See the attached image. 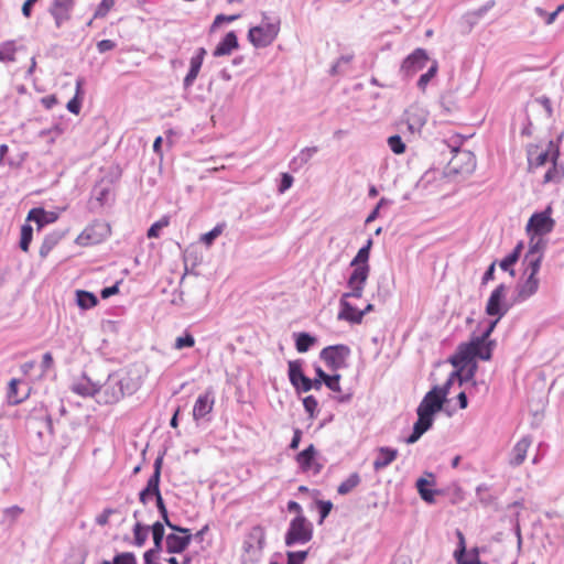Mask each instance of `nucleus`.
<instances>
[{
  "instance_id": "16",
  "label": "nucleus",
  "mask_w": 564,
  "mask_h": 564,
  "mask_svg": "<svg viewBox=\"0 0 564 564\" xmlns=\"http://www.w3.org/2000/svg\"><path fill=\"white\" fill-rule=\"evenodd\" d=\"M427 116L429 112L424 108L411 105L403 115L408 130L411 133L420 132L427 121Z\"/></svg>"
},
{
  "instance_id": "49",
  "label": "nucleus",
  "mask_w": 564,
  "mask_h": 564,
  "mask_svg": "<svg viewBox=\"0 0 564 564\" xmlns=\"http://www.w3.org/2000/svg\"><path fill=\"white\" fill-rule=\"evenodd\" d=\"M556 161H552V166L544 174V183L558 182L563 176L564 170L557 165Z\"/></svg>"
},
{
  "instance_id": "39",
  "label": "nucleus",
  "mask_w": 564,
  "mask_h": 564,
  "mask_svg": "<svg viewBox=\"0 0 564 564\" xmlns=\"http://www.w3.org/2000/svg\"><path fill=\"white\" fill-rule=\"evenodd\" d=\"M545 246H546V242L543 239V236H535L532 234L531 238H530L529 250L525 253L527 258H532V256H535V257L542 256L543 257V251L545 249Z\"/></svg>"
},
{
  "instance_id": "63",
  "label": "nucleus",
  "mask_w": 564,
  "mask_h": 564,
  "mask_svg": "<svg viewBox=\"0 0 564 564\" xmlns=\"http://www.w3.org/2000/svg\"><path fill=\"white\" fill-rule=\"evenodd\" d=\"M535 101H536L538 104H540V105L544 108V110H545V112H546L547 117H549V118H551V117H552V115H553V108H552V104H551L550 98H549V97H546V96H541V97H538V98L535 99Z\"/></svg>"
},
{
  "instance_id": "25",
  "label": "nucleus",
  "mask_w": 564,
  "mask_h": 564,
  "mask_svg": "<svg viewBox=\"0 0 564 564\" xmlns=\"http://www.w3.org/2000/svg\"><path fill=\"white\" fill-rule=\"evenodd\" d=\"M238 37L234 31L228 32L225 37L218 43L213 52V55L225 56L231 54L238 47Z\"/></svg>"
},
{
  "instance_id": "2",
  "label": "nucleus",
  "mask_w": 564,
  "mask_h": 564,
  "mask_svg": "<svg viewBox=\"0 0 564 564\" xmlns=\"http://www.w3.org/2000/svg\"><path fill=\"white\" fill-rule=\"evenodd\" d=\"M135 387L129 377H122L118 372L110 373L104 384L99 383V397L97 401L105 404H113L126 394H132Z\"/></svg>"
},
{
  "instance_id": "51",
  "label": "nucleus",
  "mask_w": 564,
  "mask_h": 564,
  "mask_svg": "<svg viewBox=\"0 0 564 564\" xmlns=\"http://www.w3.org/2000/svg\"><path fill=\"white\" fill-rule=\"evenodd\" d=\"M20 383V380L18 379H12L10 382H9V389H8V402L10 404H19L21 403L25 395H19L18 393V386Z\"/></svg>"
},
{
  "instance_id": "37",
  "label": "nucleus",
  "mask_w": 564,
  "mask_h": 564,
  "mask_svg": "<svg viewBox=\"0 0 564 564\" xmlns=\"http://www.w3.org/2000/svg\"><path fill=\"white\" fill-rule=\"evenodd\" d=\"M76 301L78 306L83 310H89L98 303V299L94 293L84 290L76 292Z\"/></svg>"
},
{
  "instance_id": "42",
  "label": "nucleus",
  "mask_w": 564,
  "mask_h": 564,
  "mask_svg": "<svg viewBox=\"0 0 564 564\" xmlns=\"http://www.w3.org/2000/svg\"><path fill=\"white\" fill-rule=\"evenodd\" d=\"M83 84V78H78L76 80V94L66 105L67 110L74 115H78L82 108V100L79 98V95L82 93Z\"/></svg>"
},
{
  "instance_id": "50",
  "label": "nucleus",
  "mask_w": 564,
  "mask_h": 564,
  "mask_svg": "<svg viewBox=\"0 0 564 564\" xmlns=\"http://www.w3.org/2000/svg\"><path fill=\"white\" fill-rule=\"evenodd\" d=\"M542 259V256H532V258H527V254L524 256L523 261L527 265L525 271L529 272V276H536L541 268Z\"/></svg>"
},
{
  "instance_id": "6",
  "label": "nucleus",
  "mask_w": 564,
  "mask_h": 564,
  "mask_svg": "<svg viewBox=\"0 0 564 564\" xmlns=\"http://www.w3.org/2000/svg\"><path fill=\"white\" fill-rule=\"evenodd\" d=\"M444 393H438L437 390L431 389L416 409L417 419L433 425L435 414L443 409L446 402Z\"/></svg>"
},
{
  "instance_id": "62",
  "label": "nucleus",
  "mask_w": 564,
  "mask_h": 564,
  "mask_svg": "<svg viewBox=\"0 0 564 564\" xmlns=\"http://www.w3.org/2000/svg\"><path fill=\"white\" fill-rule=\"evenodd\" d=\"M221 231H223V228L220 226H216L210 231H208L202 236V241L205 245L210 246L214 242V240L221 234Z\"/></svg>"
},
{
  "instance_id": "44",
  "label": "nucleus",
  "mask_w": 564,
  "mask_h": 564,
  "mask_svg": "<svg viewBox=\"0 0 564 564\" xmlns=\"http://www.w3.org/2000/svg\"><path fill=\"white\" fill-rule=\"evenodd\" d=\"M150 530L153 538V547L162 551V544L164 540V524L160 521H156L151 525Z\"/></svg>"
},
{
  "instance_id": "26",
  "label": "nucleus",
  "mask_w": 564,
  "mask_h": 564,
  "mask_svg": "<svg viewBox=\"0 0 564 564\" xmlns=\"http://www.w3.org/2000/svg\"><path fill=\"white\" fill-rule=\"evenodd\" d=\"M378 456L373 462V469L381 470L389 466L398 456V451L391 447H380Z\"/></svg>"
},
{
  "instance_id": "36",
  "label": "nucleus",
  "mask_w": 564,
  "mask_h": 564,
  "mask_svg": "<svg viewBox=\"0 0 564 564\" xmlns=\"http://www.w3.org/2000/svg\"><path fill=\"white\" fill-rule=\"evenodd\" d=\"M316 337L305 332L295 334V348L301 354L306 352L316 343Z\"/></svg>"
},
{
  "instance_id": "1",
  "label": "nucleus",
  "mask_w": 564,
  "mask_h": 564,
  "mask_svg": "<svg viewBox=\"0 0 564 564\" xmlns=\"http://www.w3.org/2000/svg\"><path fill=\"white\" fill-rule=\"evenodd\" d=\"M499 321L498 317L490 321L487 328L479 336L473 337L468 343H462L457 347L458 358L460 360H473L477 357L481 360H490L496 341L489 339V337Z\"/></svg>"
},
{
  "instance_id": "28",
  "label": "nucleus",
  "mask_w": 564,
  "mask_h": 564,
  "mask_svg": "<svg viewBox=\"0 0 564 564\" xmlns=\"http://www.w3.org/2000/svg\"><path fill=\"white\" fill-rule=\"evenodd\" d=\"M316 376L322 380V383L325 384L329 390L334 392H340V378L339 373L327 375L321 367L315 368Z\"/></svg>"
},
{
  "instance_id": "10",
  "label": "nucleus",
  "mask_w": 564,
  "mask_h": 564,
  "mask_svg": "<svg viewBox=\"0 0 564 564\" xmlns=\"http://www.w3.org/2000/svg\"><path fill=\"white\" fill-rule=\"evenodd\" d=\"M551 213L552 208L550 206L541 213H534L527 224V231L535 236L550 234L555 226V221L551 217Z\"/></svg>"
},
{
  "instance_id": "59",
  "label": "nucleus",
  "mask_w": 564,
  "mask_h": 564,
  "mask_svg": "<svg viewBox=\"0 0 564 564\" xmlns=\"http://www.w3.org/2000/svg\"><path fill=\"white\" fill-rule=\"evenodd\" d=\"M167 225H169V221L166 219H161L159 221H155L148 229L147 236L149 238H158L160 236V231L162 230V228L166 227Z\"/></svg>"
},
{
  "instance_id": "17",
  "label": "nucleus",
  "mask_w": 564,
  "mask_h": 564,
  "mask_svg": "<svg viewBox=\"0 0 564 564\" xmlns=\"http://www.w3.org/2000/svg\"><path fill=\"white\" fill-rule=\"evenodd\" d=\"M74 6V0H54L52 2L48 12L54 18L57 28H61L70 19Z\"/></svg>"
},
{
  "instance_id": "13",
  "label": "nucleus",
  "mask_w": 564,
  "mask_h": 564,
  "mask_svg": "<svg viewBox=\"0 0 564 564\" xmlns=\"http://www.w3.org/2000/svg\"><path fill=\"white\" fill-rule=\"evenodd\" d=\"M507 288L505 284H499L490 294L487 305L486 313L489 316H497L498 319L503 317L509 307L503 304Z\"/></svg>"
},
{
  "instance_id": "38",
  "label": "nucleus",
  "mask_w": 564,
  "mask_h": 564,
  "mask_svg": "<svg viewBox=\"0 0 564 564\" xmlns=\"http://www.w3.org/2000/svg\"><path fill=\"white\" fill-rule=\"evenodd\" d=\"M433 425L431 423L421 421L420 419L416 420V422L413 425L412 433L406 437L405 442L406 444H414L416 443L421 436L427 432Z\"/></svg>"
},
{
  "instance_id": "60",
  "label": "nucleus",
  "mask_w": 564,
  "mask_h": 564,
  "mask_svg": "<svg viewBox=\"0 0 564 564\" xmlns=\"http://www.w3.org/2000/svg\"><path fill=\"white\" fill-rule=\"evenodd\" d=\"M161 474L153 473L148 479L147 487L154 491V497L161 496L160 491Z\"/></svg>"
},
{
  "instance_id": "31",
  "label": "nucleus",
  "mask_w": 564,
  "mask_h": 564,
  "mask_svg": "<svg viewBox=\"0 0 564 564\" xmlns=\"http://www.w3.org/2000/svg\"><path fill=\"white\" fill-rule=\"evenodd\" d=\"M302 365L303 361L301 359L291 360L288 364V376L293 387H297L300 381L305 377Z\"/></svg>"
},
{
  "instance_id": "4",
  "label": "nucleus",
  "mask_w": 564,
  "mask_h": 564,
  "mask_svg": "<svg viewBox=\"0 0 564 564\" xmlns=\"http://www.w3.org/2000/svg\"><path fill=\"white\" fill-rule=\"evenodd\" d=\"M312 538L313 524L304 514H299L291 520L284 542L286 546H294L297 544H306Z\"/></svg>"
},
{
  "instance_id": "8",
  "label": "nucleus",
  "mask_w": 564,
  "mask_h": 564,
  "mask_svg": "<svg viewBox=\"0 0 564 564\" xmlns=\"http://www.w3.org/2000/svg\"><path fill=\"white\" fill-rule=\"evenodd\" d=\"M560 154L558 147L554 143V141H549L547 148L545 150L539 151L538 145H531L528 149V163L529 169H538L544 166L550 160H557Z\"/></svg>"
},
{
  "instance_id": "48",
  "label": "nucleus",
  "mask_w": 564,
  "mask_h": 564,
  "mask_svg": "<svg viewBox=\"0 0 564 564\" xmlns=\"http://www.w3.org/2000/svg\"><path fill=\"white\" fill-rule=\"evenodd\" d=\"M32 238H33V228L31 225L29 224H24L22 225L21 227V237H20V248L26 252L29 251V248H30V243L32 241Z\"/></svg>"
},
{
  "instance_id": "57",
  "label": "nucleus",
  "mask_w": 564,
  "mask_h": 564,
  "mask_svg": "<svg viewBox=\"0 0 564 564\" xmlns=\"http://www.w3.org/2000/svg\"><path fill=\"white\" fill-rule=\"evenodd\" d=\"M112 564H137V558L133 553L123 552L113 557Z\"/></svg>"
},
{
  "instance_id": "3",
  "label": "nucleus",
  "mask_w": 564,
  "mask_h": 564,
  "mask_svg": "<svg viewBox=\"0 0 564 564\" xmlns=\"http://www.w3.org/2000/svg\"><path fill=\"white\" fill-rule=\"evenodd\" d=\"M371 247L372 239L369 238L366 245L358 250L356 257L350 262V267H352L354 270L348 278L347 286H354L356 294L359 293L361 285H366L370 273L368 260Z\"/></svg>"
},
{
  "instance_id": "35",
  "label": "nucleus",
  "mask_w": 564,
  "mask_h": 564,
  "mask_svg": "<svg viewBox=\"0 0 564 564\" xmlns=\"http://www.w3.org/2000/svg\"><path fill=\"white\" fill-rule=\"evenodd\" d=\"M61 239L62 235L59 232H52L46 235L40 247V257L42 259L46 258Z\"/></svg>"
},
{
  "instance_id": "45",
  "label": "nucleus",
  "mask_w": 564,
  "mask_h": 564,
  "mask_svg": "<svg viewBox=\"0 0 564 564\" xmlns=\"http://www.w3.org/2000/svg\"><path fill=\"white\" fill-rule=\"evenodd\" d=\"M318 151V148L317 147H307V148H304L303 150H301V152L299 153L297 156H295L292 162H291V165H297L299 167L303 166L304 164H306L311 158L317 153Z\"/></svg>"
},
{
  "instance_id": "15",
  "label": "nucleus",
  "mask_w": 564,
  "mask_h": 564,
  "mask_svg": "<svg viewBox=\"0 0 564 564\" xmlns=\"http://www.w3.org/2000/svg\"><path fill=\"white\" fill-rule=\"evenodd\" d=\"M470 361L471 360H460L458 358L457 349L456 352L449 358V362L455 367V370L449 375L448 379L442 387L434 386L432 389L437 390L438 393L445 392L444 399L446 400L447 394L449 393V389L453 386L455 379H458L459 384H463V370Z\"/></svg>"
},
{
  "instance_id": "18",
  "label": "nucleus",
  "mask_w": 564,
  "mask_h": 564,
  "mask_svg": "<svg viewBox=\"0 0 564 564\" xmlns=\"http://www.w3.org/2000/svg\"><path fill=\"white\" fill-rule=\"evenodd\" d=\"M449 165L455 173H470L476 166V160L470 151L457 150Z\"/></svg>"
},
{
  "instance_id": "46",
  "label": "nucleus",
  "mask_w": 564,
  "mask_h": 564,
  "mask_svg": "<svg viewBox=\"0 0 564 564\" xmlns=\"http://www.w3.org/2000/svg\"><path fill=\"white\" fill-rule=\"evenodd\" d=\"M202 64L198 58H191L189 70L184 78V87L189 88L198 76Z\"/></svg>"
},
{
  "instance_id": "7",
  "label": "nucleus",
  "mask_w": 564,
  "mask_h": 564,
  "mask_svg": "<svg viewBox=\"0 0 564 564\" xmlns=\"http://www.w3.org/2000/svg\"><path fill=\"white\" fill-rule=\"evenodd\" d=\"M349 292H346L341 295L339 305L340 311L338 313L337 318L350 322L352 324H360L362 322V313H360V310L355 307L351 303L348 302L349 297L360 299L364 293L365 285L360 286L359 293L356 294L354 286H348Z\"/></svg>"
},
{
  "instance_id": "32",
  "label": "nucleus",
  "mask_w": 564,
  "mask_h": 564,
  "mask_svg": "<svg viewBox=\"0 0 564 564\" xmlns=\"http://www.w3.org/2000/svg\"><path fill=\"white\" fill-rule=\"evenodd\" d=\"M496 2L495 0H489L487 1L484 6H481L480 8L476 9V10H473V11H469L465 14V20L466 22L470 25V26H474L475 24L478 23V21L485 17V14L491 10L494 7H495Z\"/></svg>"
},
{
  "instance_id": "12",
  "label": "nucleus",
  "mask_w": 564,
  "mask_h": 564,
  "mask_svg": "<svg viewBox=\"0 0 564 564\" xmlns=\"http://www.w3.org/2000/svg\"><path fill=\"white\" fill-rule=\"evenodd\" d=\"M109 234L108 226L101 223H95L87 226L76 238L75 242L79 246H91L104 241Z\"/></svg>"
},
{
  "instance_id": "40",
  "label": "nucleus",
  "mask_w": 564,
  "mask_h": 564,
  "mask_svg": "<svg viewBox=\"0 0 564 564\" xmlns=\"http://www.w3.org/2000/svg\"><path fill=\"white\" fill-rule=\"evenodd\" d=\"M361 481L358 473H352L337 487L338 495L345 496L351 492Z\"/></svg>"
},
{
  "instance_id": "61",
  "label": "nucleus",
  "mask_w": 564,
  "mask_h": 564,
  "mask_svg": "<svg viewBox=\"0 0 564 564\" xmlns=\"http://www.w3.org/2000/svg\"><path fill=\"white\" fill-rule=\"evenodd\" d=\"M294 182V178L289 173H282L281 181L278 187V191L280 194L285 193L289 188H291L292 184Z\"/></svg>"
},
{
  "instance_id": "21",
  "label": "nucleus",
  "mask_w": 564,
  "mask_h": 564,
  "mask_svg": "<svg viewBox=\"0 0 564 564\" xmlns=\"http://www.w3.org/2000/svg\"><path fill=\"white\" fill-rule=\"evenodd\" d=\"M72 391L80 397H99V382L93 381L86 375L72 386Z\"/></svg>"
},
{
  "instance_id": "29",
  "label": "nucleus",
  "mask_w": 564,
  "mask_h": 564,
  "mask_svg": "<svg viewBox=\"0 0 564 564\" xmlns=\"http://www.w3.org/2000/svg\"><path fill=\"white\" fill-rule=\"evenodd\" d=\"M523 249V243L522 242H519L514 249L512 250V252H510L507 257H505L500 262H499V267L503 270V271H508L510 273L511 276H514L516 272L514 270L512 269V267L517 263V261L519 260L520 258V254H521V251Z\"/></svg>"
},
{
  "instance_id": "54",
  "label": "nucleus",
  "mask_w": 564,
  "mask_h": 564,
  "mask_svg": "<svg viewBox=\"0 0 564 564\" xmlns=\"http://www.w3.org/2000/svg\"><path fill=\"white\" fill-rule=\"evenodd\" d=\"M195 345V338L192 334L185 333L183 336H180L176 338L174 348L175 349H183V348H191Z\"/></svg>"
},
{
  "instance_id": "19",
  "label": "nucleus",
  "mask_w": 564,
  "mask_h": 564,
  "mask_svg": "<svg viewBox=\"0 0 564 564\" xmlns=\"http://www.w3.org/2000/svg\"><path fill=\"white\" fill-rule=\"evenodd\" d=\"M215 404V395L212 389H207L204 393L199 394L195 401L193 408V419L198 422L199 420L206 417L214 408Z\"/></svg>"
},
{
  "instance_id": "47",
  "label": "nucleus",
  "mask_w": 564,
  "mask_h": 564,
  "mask_svg": "<svg viewBox=\"0 0 564 564\" xmlns=\"http://www.w3.org/2000/svg\"><path fill=\"white\" fill-rule=\"evenodd\" d=\"M150 528L151 527L143 525L139 521L134 524L133 536H134V544L137 546H142L145 543Z\"/></svg>"
},
{
  "instance_id": "58",
  "label": "nucleus",
  "mask_w": 564,
  "mask_h": 564,
  "mask_svg": "<svg viewBox=\"0 0 564 564\" xmlns=\"http://www.w3.org/2000/svg\"><path fill=\"white\" fill-rule=\"evenodd\" d=\"M115 0H101L97 7L94 18H104L108 14L110 9L115 6Z\"/></svg>"
},
{
  "instance_id": "56",
  "label": "nucleus",
  "mask_w": 564,
  "mask_h": 564,
  "mask_svg": "<svg viewBox=\"0 0 564 564\" xmlns=\"http://www.w3.org/2000/svg\"><path fill=\"white\" fill-rule=\"evenodd\" d=\"M307 555H308L307 551H297V552L289 551L286 553V557H288L286 564H303L304 561L306 560Z\"/></svg>"
},
{
  "instance_id": "11",
  "label": "nucleus",
  "mask_w": 564,
  "mask_h": 564,
  "mask_svg": "<svg viewBox=\"0 0 564 564\" xmlns=\"http://www.w3.org/2000/svg\"><path fill=\"white\" fill-rule=\"evenodd\" d=\"M429 61L430 57L426 50L419 47L403 59L400 67V74L404 78H410L417 72L422 70Z\"/></svg>"
},
{
  "instance_id": "34",
  "label": "nucleus",
  "mask_w": 564,
  "mask_h": 564,
  "mask_svg": "<svg viewBox=\"0 0 564 564\" xmlns=\"http://www.w3.org/2000/svg\"><path fill=\"white\" fill-rule=\"evenodd\" d=\"M433 482L434 481H430L429 479L421 477L416 480V484H415V487L419 491L420 497L425 502H429V503H432L435 500L434 497H435L436 491L427 488L429 486L433 485Z\"/></svg>"
},
{
  "instance_id": "33",
  "label": "nucleus",
  "mask_w": 564,
  "mask_h": 564,
  "mask_svg": "<svg viewBox=\"0 0 564 564\" xmlns=\"http://www.w3.org/2000/svg\"><path fill=\"white\" fill-rule=\"evenodd\" d=\"M456 535L458 538V545L457 549L454 552V557L457 562V564H480V560L476 558L475 561H466L465 554H466V542L465 536L462 531L457 530Z\"/></svg>"
},
{
  "instance_id": "43",
  "label": "nucleus",
  "mask_w": 564,
  "mask_h": 564,
  "mask_svg": "<svg viewBox=\"0 0 564 564\" xmlns=\"http://www.w3.org/2000/svg\"><path fill=\"white\" fill-rule=\"evenodd\" d=\"M17 47L14 41H6L0 44V62H14Z\"/></svg>"
},
{
  "instance_id": "55",
  "label": "nucleus",
  "mask_w": 564,
  "mask_h": 564,
  "mask_svg": "<svg viewBox=\"0 0 564 564\" xmlns=\"http://www.w3.org/2000/svg\"><path fill=\"white\" fill-rule=\"evenodd\" d=\"M303 406L305 411L308 413L310 417H315V413L317 411L318 402L314 395H307L303 399Z\"/></svg>"
},
{
  "instance_id": "22",
  "label": "nucleus",
  "mask_w": 564,
  "mask_h": 564,
  "mask_svg": "<svg viewBox=\"0 0 564 564\" xmlns=\"http://www.w3.org/2000/svg\"><path fill=\"white\" fill-rule=\"evenodd\" d=\"M184 536H180L175 533L167 534L165 539L166 543V551L171 554L182 553L184 552L187 546L189 545L193 535L189 533H184Z\"/></svg>"
},
{
  "instance_id": "53",
  "label": "nucleus",
  "mask_w": 564,
  "mask_h": 564,
  "mask_svg": "<svg viewBox=\"0 0 564 564\" xmlns=\"http://www.w3.org/2000/svg\"><path fill=\"white\" fill-rule=\"evenodd\" d=\"M316 507L319 513L318 523L322 524L324 520L328 517L333 509V503L329 500H316Z\"/></svg>"
},
{
  "instance_id": "9",
  "label": "nucleus",
  "mask_w": 564,
  "mask_h": 564,
  "mask_svg": "<svg viewBox=\"0 0 564 564\" xmlns=\"http://www.w3.org/2000/svg\"><path fill=\"white\" fill-rule=\"evenodd\" d=\"M350 349L348 346L339 344L327 346L319 352V358L326 364L328 368L336 371L344 367L346 358L349 356Z\"/></svg>"
},
{
  "instance_id": "14",
  "label": "nucleus",
  "mask_w": 564,
  "mask_h": 564,
  "mask_svg": "<svg viewBox=\"0 0 564 564\" xmlns=\"http://www.w3.org/2000/svg\"><path fill=\"white\" fill-rule=\"evenodd\" d=\"M265 543V533L262 527L256 525L250 531L248 538L243 541L242 550L250 554L251 558L260 556Z\"/></svg>"
},
{
  "instance_id": "52",
  "label": "nucleus",
  "mask_w": 564,
  "mask_h": 564,
  "mask_svg": "<svg viewBox=\"0 0 564 564\" xmlns=\"http://www.w3.org/2000/svg\"><path fill=\"white\" fill-rule=\"evenodd\" d=\"M388 145L391 151L395 154H402L405 152V143L399 134H394L388 138Z\"/></svg>"
},
{
  "instance_id": "23",
  "label": "nucleus",
  "mask_w": 564,
  "mask_h": 564,
  "mask_svg": "<svg viewBox=\"0 0 564 564\" xmlns=\"http://www.w3.org/2000/svg\"><path fill=\"white\" fill-rule=\"evenodd\" d=\"M532 440L530 436H523L512 448L510 465L519 466L521 465L527 457V453L529 447L531 446Z\"/></svg>"
},
{
  "instance_id": "5",
  "label": "nucleus",
  "mask_w": 564,
  "mask_h": 564,
  "mask_svg": "<svg viewBox=\"0 0 564 564\" xmlns=\"http://www.w3.org/2000/svg\"><path fill=\"white\" fill-rule=\"evenodd\" d=\"M267 20L268 17L263 14L262 24L251 28L248 32V39L256 47H267L278 36L280 21L269 22Z\"/></svg>"
},
{
  "instance_id": "64",
  "label": "nucleus",
  "mask_w": 564,
  "mask_h": 564,
  "mask_svg": "<svg viewBox=\"0 0 564 564\" xmlns=\"http://www.w3.org/2000/svg\"><path fill=\"white\" fill-rule=\"evenodd\" d=\"M116 47V43L111 40H101L97 43V50L99 53H106Z\"/></svg>"
},
{
  "instance_id": "41",
  "label": "nucleus",
  "mask_w": 564,
  "mask_h": 564,
  "mask_svg": "<svg viewBox=\"0 0 564 564\" xmlns=\"http://www.w3.org/2000/svg\"><path fill=\"white\" fill-rule=\"evenodd\" d=\"M437 70H438V63L437 61H433L432 64L430 65L429 69L426 73L422 74L417 80V88L422 91H425L429 83L432 80V78H434L437 74Z\"/></svg>"
},
{
  "instance_id": "20",
  "label": "nucleus",
  "mask_w": 564,
  "mask_h": 564,
  "mask_svg": "<svg viewBox=\"0 0 564 564\" xmlns=\"http://www.w3.org/2000/svg\"><path fill=\"white\" fill-rule=\"evenodd\" d=\"M58 215L54 212H47L42 207L32 208L26 216V221H34L40 231L44 226L57 220Z\"/></svg>"
},
{
  "instance_id": "27",
  "label": "nucleus",
  "mask_w": 564,
  "mask_h": 564,
  "mask_svg": "<svg viewBox=\"0 0 564 564\" xmlns=\"http://www.w3.org/2000/svg\"><path fill=\"white\" fill-rule=\"evenodd\" d=\"M316 453L315 446L311 444L296 455V463L303 471H310L312 469Z\"/></svg>"
},
{
  "instance_id": "30",
  "label": "nucleus",
  "mask_w": 564,
  "mask_h": 564,
  "mask_svg": "<svg viewBox=\"0 0 564 564\" xmlns=\"http://www.w3.org/2000/svg\"><path fill=\"white\" fill-rule=\"evenodd\" d=\"M154 498H155L158 510H159V512H160V514L162 517V520H163L162 523L167 525L170 529H172L175 532L187 533L188 529L178 527V525H176V524H174V523H172L170 521L167 509H166V506H165L164 500L162 498V495L161 496H156Z\"/></svg>"
},
{
  "instance_id": "24",
  "label": "nucleus",
  "mask_w": 564,
  "mask_h": 564,
  "mask_svg": "<svg viewBox=\"0 0 564 564\" xmlns=\"http://www.w3.org/2000/svg\"><path fill=\"white\" fill-rule=\"evenodd\" d=\"M539 288V279L536 276H528L523 284H520L517 289V295L514 297L516 303H521L531 297L536 293Z\"/></svg>"
}]
</instances>
